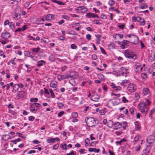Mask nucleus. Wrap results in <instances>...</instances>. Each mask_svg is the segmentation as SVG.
I'll list each match as a JSON object with an SVG mask.
<instances>
[{
  "instance_id": "f8f14e48",
  "label": "nucleus",
  "mask_w": 155,
  "mask_h": 155,
  "mask_svg": "<svg viewBox=\"0 0 155 155\" xmlns=\"http://www.w3.org/2000/svg\"><path fill=\"white\" fill-rule=\"evenodd\" d=\"M137 21L140 22L141 25H144L145 24V21L144 19L141 18L140 17L138 16L137 17Z\"/></svg>"
},
{
  "instance_id": "6ab92c4d",
  "label": "nucleus",
  "mask_w": 155,
  "mask_h": 155,
  "mask_svg": "<svg viewBox=\"0 0 155 155\" xmlns=\"http://www.w3.org/2000/svg\"><path fill=\"white\" fill-rule=\"evenodd\" d=\"M24 54L25 55L28 57H32V54H33L32 53H31L29 51H25L24 52Z\"/></svg>"
},
{
  "instance_id": "4c0bfd02",
  "label": "nucleus",
  "mask_w": 155,
  "mask_h": 155,
  "mask_svg": "<svg viewBox=\"0 0 155 155\" xmlns=\"http://www.w3.org/2000/svg\"><path fill=\"white\" fill-rule=\"evenodd\" d=\"M64 111H61L58 113V117H61L64 114Z\"/></svg>"
},
{
  "instance_id": "aec40b11",
  "label": "nucleus",
  "mask_w": 155,
  "mask_h": 155,
  "mask_svg": "<svg viewBox=\"0 0 155 155\" xmlns=\"http://www.w3.org/2000/svg\"><path fill=\"white\" fill-rule=\"evenodd\" d=\"M22 11V10L21 9V8L20 7H17L15 10V13H20L21 14V12Z\"/></svg>"
},
{
  "instance_id": "7c9ffc66",
  "label": "nucleus",
  "mask_w": 155,
  "mask_h": 155,
  "mask_svg": "<svg viewBox=\"0 0 155 155\" xmlns=\"http://www.w3.org/2000/svg\"><path fill=\"white\" fill-rule=\"evenodd\" d=\"M115 4V1L113 0H110L108 2V4L110 6H112Z\"/></svg>"
},
{
  "instance_id": "69168bd1",
  "label": "nucleus",
  "mask_w": 155,
  "mask_h": 155,
  "mask_svg": "<svg viewBox=\"0 0 155 155\" xmlns=\"http://www.w3.org/2000/svg\"><path fill=\"white\" fill-rule=\"evenodd\" d=\"M96 149V148H90L89 149V151L90 152H94V151H95L94 150Z\"/></svg>"
},
{
  "instance_id": "58836bf2",
  "label": "nucleus",
  "mask_w": 155,
  "mask_h": 155,
  "mask_svg": "<svg viewBox=\"0 0 155 155\" xmlns=\"http://www.w3.org/2000/svg\"><path fill=\"white\" fill-rule=\"evenodd\" d=\"M86 38L89 41L91 40V35L89 34H87L86 35Z\"/></svg>"
},
{
  "instance_id": "0eeeda50",
  "label": "nucleus",
  "mask_w": 155,
  "mask_h": 155,
  "mask_svg": "<svg viewBox=\"0 0 155 155\" xmlns=\"http://www.w3.org/2000/svg\"><path fill=\"white\" fill-rule=\"evenodd\" d=\"M25 95V93L23 91L18 92L16 96V97L18 98H21L23 97Z\"/></svg>"
},
{
  "instance_id": "3c124183",
  "label": "nucleus",
  "mask_w": 155,
  "mask_h": 155,
  "mask_svg": "<svg viewBox=\"0 0 155 155\" xmlns=\"http://www.w3.org/2000/svg\"><path fill=\"white\" fill-rule=\"evenodd\" d=\"M130 110V113L132 115L134 114V109L133 108H130V110Z\"/></svg>"
},
{
  "instance_id": "e2e57ef3",
  "label": "nucleus",
  "mask_w": 155,
  "mask_h": 155,
  "mask_svg": "<svg viewBox=\"0 0 155 155\" xmlns=\"http://www.w3.org/2000/svg\"><path fill=\"white\" fill-rule=\"evenodd\" d=\"M27 25H24L22 27V31H24L26 29Z\"/></svg>"
},
{
  "instance_id": "f704fd0d",
  "label": "nucleus",
  "mask_w": 155,
  "mask_h": 155,
  "mask_svg": "<svg viewBox=\"0 0 155 155\" xmlns=\"http://www.w3.org/2000/svg\"><path fill=\"white\" fill-rule=\"evenodd\" d=\"M66 78V79L69 78H75V76H74L73 75H69V74H67L65 75Z\"/></svg>"
},
{
  "instance_id": "bf43d9fd",
  "label": "nucleus",
  "mask_w": 155,
  "mask_h": 155,
  "mask_svg": "<svg viewBox=\"0 0 155 155\" xmlns=\"http://www.w3.org/2000/svg\"><path fill=\"white\" fill-rule=\"evenodd\" d=\"M116 91H120L121 90V88L120 86H117L116 88H115V90Z\"/></svg>"
},
{
  "instance_id": "cd10ccee",
  "label": "nucleus",
  "mask_w": 155,
  "mask_h": 155,
  "mask_svg": "<svg viewBox=\"0 0 155 155\" xmlns=\"http://www.w3.org/2000/svg\"><path fill=\"white\" fill-rule=\"evenodd\" d=\"M9 25L10 28L11 29H13L15 28V25L13 22H10Z\"/></svg>"
},
{
  "instance_id": "2eb2a0df",
  "label": "nucleus",
  "mask_w": 155,
  "mask_h": 155,
  "mask_svg": "<svg viewBox=\"0 0 155 155\" xmlns=\"http://www.w3.org/2000/svg\"><path fill=\"white\" fill-rule=\"evenodd\" d=\"M107 126L109 128H111L114 124L113 121L111 120H109L107 121Z\"/></svg>"
},
{
  "instance_id": "4d7b16f0",
  "label": "nucleus",
  "mask_w": 155,
  "mask_h": 155,
  "mask_svg": "<svg viewBox=\"0 0 155 155\" xmlns=\"http://www.w3.org/2000/svg\"><path fill=\"white\" fill-rule=\"evenodd\" d=\"M128 41L127 40H124L122 41V44H124V45H127Z\"/></svg>"
},
{
  "instance_id": "bb28decb",
  "label": "nucleus",
  "mask_w": 155,
  "mask_h": 155,
  "mask_svg": "<svg viewBox=\"0 0 155 155\" xmlns=\"http://www.w3.org/2000/svg\"><path fill=\"white\" fill-rule=\"evenodd\" d=\"M15 17H14V18H16L17 19L20 18L21 17V14L20 13H15Z\"/></svg>"
},
{
  "instance_id": "473e14b6",
  "label": "nucleus",
  "mask_w": 155,
  "mask_h": 155,
  "mask_svg": "<svg viewBox=\"0 0 155 155\" xmlns=\"http://www.w3.org/2000/svg\"><path fill=\"white\" fill-rule=\"evenodd\" d=\"M49 91L51 93V97L53 98H54L55 96L53 92L52 91V90L50 88L49 89Z\"/></svg>"
},
{
  "instance_id": "5701e85b",
  "label": "nucleus",
  "mask_w": 155,
  "mask_h": 155,
  "mask_svg": "<svg viewBox=\"0 0 155 155\" xmlns=\"http://www.w3.org/2000/svg\"><path fill=\"white\" fill-rule=\"evenodd\" d=\"M32 104L34 105H35L36 108L38 110H39L40 107H41V105L38 103H32Z\"/></svg>"
},
{
  "instance_id": "37998d69",
  "label": "nucleus",
  "mask_w": 155,
  "mask_h": 155,
  "mask_svg": "<svg viewBox=\"0 0 155 155\" xmlns=\"http://www.w3.org/2000/svg\"><path fill=\"white\" fill-rule=\"evenodd\" d=\"M122 101L124 103H126L127 102H128V101L126 99V97H123L122 98Z\"/></svg>"
},
{
  "instance_id": "13d9d810",
  "label": "nucleus",
  "mask_w": 155,
  "mask_h": 155,
  "mask_svg": "<svg viewBox=\"0 0 155 155\" xmlns=\"http://www.w3.org/2000/svg\"><path fill=\"white\" fill-rule=\"evenodd\" d=\"M10 22H9L8 20H6L5 21L4 25H9Z\"/></svg>"
},
{
  "instance_id": "9b49d317",
  "label": "nucleus",
  "mask_w": 155,
  "mask_h": 155,
  "mask_svg": "<svg viewBox=\"0 0 155 155\" xmlns=\"http://www.w3.org/2000/svg\"><path fill=\"white\" fill-rule=\"evenodd\" d=\"M150 93L149 90L147 88H144L143 91V96L147 95Z\"/></svg>"
},
{
  "instance_id": "052dcab7",
  "label": "nucleus",
  "mask_w": 155,
  "mask_h": 155,
  "mask_svg": "<svg viewBox=\"0 0 155 155\" xmlns=\"http://www.w3.org/2000/svg\"><path fill=\"white\" fill-rule=\"evenodd\" d=\"M60 78L61 79H66V78L65 75H61L60 76Z\"/></svg>"
},
{
  "instance_id": "79ce46f5",
  "label": "nucleus",
  "mask_w": 155,
  "mask_h": 155,
  "mask_svg": "<svg viewBox=\"0 0 155 155\" xmlns=\"http://www.w3.org/2000/svg\"><path fill=\"white\" fill-rule=\"evenodd\" d=\"M92 58L93 60H96L97 58V57L95 54H94L92 55Z\"/></svg>"
},
{
  "instance_id": "4468645a",
  "label": "nucleus",
  "mask_w": 155,
  "mask_h": 155,
  "mask_svg": "<svg viewBox=\"0 0 155 155\" xmlns=\"http://www.w3.org/2000/svg\"><path fill=\"white\" fill-rule=\"evenodd\" d=\"M155 140V137L153 136H150L147 138V141H150V142H149L150 144L152 142H154Z\"/></svg>"
},
{
  "instance_id": "423d86ee",
  "label": "nucleus",
  "mask_w": 155,
  "mask_h": 155,
  "mask_svg": "<svg viewBox=\"0 0 155 155\" xmlns=\"http://www.w3.org/2000/svg\"><path fill=\"white\" fill-rule=\"evenodd\" d=\"M10 36V34L7 32L3 33L1 35V37L4 39H8Z\"/></svg>"
},
{
  "instance_id": "49530a36",
  "label": "nucleus",
  "mask_w": 155,
  "mask_h": 155,
  "mask_svg": "<svg viewBox=\"0 0 155 155\" xmlns=\"http://www.w3.org/2000/svg\"><path fill=\"white\" fill-rule=\"evenodd\" d=\"M71 48L72 49H75L77 48V46L74 44H72L71 45Z\"/></svg>"
},
{
  "instance_id": "6e6552de",
  "label": "nucleus",
  "mask_w": 155,
  "mask_h": 155,
  "mask_svg": "<svg viewBox=\"0 0 155 155\" xmlns=\"http://www.w3.org/2000/svg\"><path fill=\"white\" fill-rule=\"evenodd\" d=\"M114 128L115 130H118L122 126V124L118 122H116L114 125Z\"/></svg>"
},
{
  "instance_id": "39448f33",
  "label": "nucleus",
  "mask_w": 155,
  "mask_h": 155,
  "mask_svg": "<svg viewBox=\"0 0 155 155\" xmlns=\"http://www.w3.org/2000/svg\"><path fill=\"white\" fill-rule=\"evenodd\" d=\"M133 37L129 40L130 42L134 44H136L138 43L139 40L138 38L136 36L133 35Z\"/></svg>"
},
{
  "instance_id": "7ed1b4c3",
  "label": "nucleus",
  "mask_w": 155,
  "mask_h": 155,
  "mask_svg": "<svg viewBox=\"0 0 155 155\" xmlns=\"http://www.w3.org/2000/svg\"><path fill=\"white\" fill-rule=\"evenodd\" d=\"M138 106L140 107V109L141 110L142 113L145 115L148 110V108L146 107L145 103L144 101L142 102L139 104Z\"/></svg>"
},
{
  "instance_id": "338daca9",
  "label": "nucleus",
  "mask_w": 155,
  "mask_h": 155,
  "mask_svg": "<svg viewBox=\"0 0 155 155\" xmlns=\"http://www.w3.org/2000/svg\"><path fill=\"white\" fill-rule=\"evenodd\" d=\"M33 143L35 144H38L40 143V142L36 140H35L33 141Z\"/></svg>"
},
{
  "instance_id": "0e129e2a",
  "label": "nucleus",
  "mask_w": 155,
  "mask_h": 155,
  "mask_svg": "<svg viewBox=\"0 0 155 155\" xmlns=\"http://www.w3.org/2000/svg\"><path fill=\"white\" fill-rule=\"evenodd\" d=\"M115 133L117 135L119 136L122 134V132L121 131H116Z\"/></svg>"
},
{
  "instance_id": "72a5a7b5",
  "label": "nucleus",
  "mask_w": 155,
  "mask_h": 155,
  "mask_svg": "<svg viewBox=\"0 0 155 155\" xmlns=\"http://www.w3.org/2000/svg\"><path fill=\"white\" fill-rule=\"evenodd\" d=\"M57 104L58 107L60 108H62L64 107V104L62 103H58Z\"/></svg>"
},
{
  "instance_id": "412c9836",
  "label": "nucleus",
  "mask_w": 155,
  "mask_h": 155,
  "mask_svg": "<svg viewBox=\"0 0 155 155\" xmlns=\"http://www.w3.org/2000/svg\"><path fill=\"white\" fill-rule=\"evenodd\" d=\"M80 11L82 13H85L87 12V9L83 6H81Z\"/></svg>"
},
{
  "instance_id": "f03ea898",
  "label": "nucleus",
  "mask_w": 155,
  "mask_h": 155,
  "mask_svg": "<svg viewBox=\"0 0 155 155\" xmlns=\"http://www.w3.org/2000/svg\"><path fill=\"white\" fill-rule=\"evenodd\" d=\"M124 54L126 58L129 59H132L134 60H135L137 58V56L136 54L127 50L125 51Z\"/></svg>"
},
{
  "instance_id": "ddd939ff",
  "label": "nucleus",
  "mask_w": 155,
  "mask_h": 155,
  "mask_svg": "<svg viewBox=\"0 0 155 155\" xmlns=\"http://www.w3.org/2000/svg\"><path fill=\"white\" fill-rule=\"evenodd\" d=\"M100 98V97L99 95H93L92 96L91 99L94 101H98Z\"/></svg>"
},
{
  "instance_id": "9d476101",
  "label": "nucleus",
  "mask_w": 155,
  "mask_h": 155,
  "mask_svg": "<svg viewBox=\"0 0 155 155\" xmlns=\"http://www.w3.org/2000/svg\"><path fill=\"white\" fill-rule=\"evenodd\" d=\"M54 19V15L52 14H48L45 17V20L50 21Z\"/></svg>"
},
{
  "instance_id": "20e7f679",
  "label": "nucleus",
  "mask_w": 155,
  "mask_h": 155,
  "mask_svg": "<svg viewBox=\"0 0 155 155\" xmlns=\"http://www.w3.org/2000/svg\"><path fill=\"white\" fill-rule=\"evenodd\" d=\"M127 89L130 92H133L136 89V86L133 83H130L128 85Z\"/></svg>"
},
{
  "instance_id": "e433bc0d",
  "label": "nucleus",
  "mask_w": 155,
  "mask_h": 155,
  "mask_svg": "<svg viewBox=\"0 0 155 155\" xmlns=\"http://www.w3.org/2000/svg\"><path fill=\"white\" fill-rule=\"evenodd\" d=\"M40 49V48L39 47H38L37 48H33L32 49V51L34 52H37Z\"/></svg>"
},
{
  "instance_id": "2f4dec72",
  "label": "nucleus",
  "mask_w": 155,
  "mask_h": 155,
  "mask_svg": "<svg viewBox=\"0 0 155 155\" xmlns=\"http://www.w3.org/2000/svg\"><path fill=\"white\" fill-rule=\"evenodd\" d=\"M155 112V108H153L152 109L150 113L149 114V117L151 118V115L152 114L154 113Z\"/></svg>"
},
{
  "instance_id": "1a4fd4ad",
  "label": "nucleus",
  "mask_w": 155,
  "mask_h": 155,
  "mask_svg": "<svg viewBox=\"0 0 155 155\" xmlns=\"http://www.w3.org/2000/svg\"><path fill=\"white\" fill-rule=\"evenodd\" d=\"M35 105H34L32 104H31L30 105V110L32 112L34 113H36L37 112V111L38 110L37 108H35Z\"/></svg>"
},
{
  "instance_id": "c756f323",
  "label": "nucleus",
  "mask_w": 155,
  "mask_h": 155,
  "mask_svg": "<svg viewBox=\"0 0 155 155\" xmlns=\"http://www.w3.org/2000/svg\"><path fill=\"white\" fill-rule=\"evenodd\" d=\"M85 145L86 146H87L88 145V144L90 143V140L88 138H86L85 140Z\"/></svg>"
},
{
  "instance_id": "a211bd4d",
  "label": "nucleus",
  "mask_w": 155,
  "mask_h": 155,
  "mask_svg": "<svg viewBox=\"0 0 155 155\" xmlns=\"http://www.w3.org/2000/svg\"><path fill=\"white\" fill-rule=\"evenodd\" d=\"M86 16L88 17L89 18H95V15L94 13L89 12L87 14Z\"/></svg>"
},
{
  "instance_id": "603ef678",
  "label": "nucleus",
  "mask_w": 155,
  "mask_h": 155,
  "mask_svg": "<svg viewBox=\"0 0 155 155\" xmlns=\"http://www.w3.org/2000/svg\"><path fill=\"white\" fill-rule=\"evenodd\" d=\"M34 119V117L32 116H29L28 117V120L31 121H33Z\"/></svg>"
},
{
  "instance_id": "a19ab883",
  "label": "nucleus",
  "mask_w": 155,
  "mask_h": 155,
  "mask_svg": "<svg viewBox=\"0 0 155 155\" xmlns=\"http://www.w3.org/2000/svg\"><path fill=\"white\" fill-rule=\"evenodd\" d=\"M125 24H123L122 25H118V26L120 28L123 29V28L125 27Z\"/></svg>"
},
{
  "instance_id": "864d4df0",
  "label": "nucleus",
  "mask_w": 155,
  "mask_h": 155,
  "mask_svg": "<svg viewBox=\"0 0 155 155\" xmlns=\"http://www.w3.org/2000/svg\"><path fill=\"white\" fill-rule=\"evenodd\" d=\"M139 136H135L134 141H135V142H137L138 140L139 139Z\"/></svg>"
},
{
  "instance_id": "a18cd8bd",
  "label": "nucleus",
  "mask_w": 155,
  "mask_h": 155,
  "mask_svg": "<svg viewBox=\"0 0 155 155\" xmlns=\"http://www.w3.org/2000/svg\"><path fill=\"white\" fill-rule=\"evenodd\" d=\"M145 100H146V102H147L145 103L146 104V105H147L149 106V105H150L151 104V102L150 101H149V100L147 99H146Z\"/></svg>"
},
{
  "instance_id": "de8ad7c7",
  "label": "nucleus",
  "mask_w": 155,
  "mask_h": 155,
  "mask_svg": "<svg viewBox=\"0 0 155 155\" xmlns=\"http://www.w3.org/2000/svg\"><path fill=\"white\" fill-rule=\"evenodd\" d=\"M65 37L64 36H59L58 37V38L60 40L64 41L65 39Z\"/></svg>"
},
{
  "instance_id": "5fc2aeb1",
  "label": "nucleus",
  "mask_w": 155,
  "mask_h": 155,
  "mask_svg": "<svg viewBox=\"0 0 155 155\" xmlns=\"http://www.w3.org/2000/svg\"><path fill=\"white\" fill-rule=\"evenodd\" d=\"M4 136L5 137L6 136H7V138L5 140V141H7L9 139H11V137H10V136L8 134H5V135H4Z\"/></svg>"
},
{
  "instance_id": "8fccbe9b",
  "label": "nucleus",
  "mask_w": 155,
  "mask_h": 155,
  "mask_svg": "<svg viewBox=\"0 0 155 155\" xmlns=\"http://www.w3.org/2000/svg\"><path fill=\"white\" fill-rule=\"evenodd\" d=\"M59 146V145L58 144L54 145L53 147V149L54 150H56L57 149Z\"/></svg>"
},
{
  "instance_id": "6e6d98bb",
  "label": "nucleus",
  "mask_w": 155,
  "mask_h": 155,
  "mask_svg": "<svg viewBox=\"0 0 155 155\" xmlns=\"http://www.w3.org/2000/svg\"><path fill=\"white\" fill-rule=\"evenodd\" d=\"M72 116L74 117H77L78 116V114L75 112H74L72 114Z\"/></svg>"
},
{
  "instance_id": "774afa93",
  "label": "nucleus",
  "mask_w": 155,
  "mask_h": 155,
  "mask_svg": "<svg viewBox=\"0 0 155 155\" xmlns=\"http://www.w3.org/2000/svg\"><path fill=\"white\" fill-rule=\"evenodd\" d=\"M109 153L110 155H115V154L114 152L111 151L110 150H109Z\"/></svg>"
},
{
  "instance_id": "c9c22d12",
  "label": "nucleus",
  "mask_w": 155,
  "mask_h": 155,
  "mask_svg": "<svg viewBox=\"0 0 155 155\" xmlns=\"http://www.w3.org/2000/svg\"><path fill=\"white\" fill-rule=\"evenodd\" d=\"M141 76L144 79L146 78H147V75L145 73H142L141 74Z\"/></svg>"
},
{
  "instance_id": "b1692460",
  "label": "nucleus",
  "mask_w": 155,
  "mask_h": 155,
  "mask_svg": "<svg viewBox=\"0 0 155 155\" xmlns=\"http://www.w3.org/2000/svg\"><path fill=\"white\" fill-rule=\"evenodd\" d=\"M57 82L55 81H53L51 82L50 84V86L51 87H56V86Z\"/></svg>"
},
{
  "instance_id": "dca6fc26",
  "label": "nucleus",
  "mask_w": 155,
  "mask_h": 155,
  "mask_svg": "<svg viewBox=\"0 0 155 155\" xmlns=\"http://www.w3.org/2000/svg\"><path fill=\"white\" fill-rule=\"evenodd\" d=\"M135 129L137 130H139L140 129V124L137 121H136L135 123Z\"/></svg>"
},
{
  "instance_id": "09e8293b",
  "label": "nucleus",
  "mask_w": 155,
  "mask_h": 155,
  "mask_svg": "<svg viewBox=\"0 0 155 155\" xmlns=\"http://www.w3.org/2000/svg\"><path fill=\"white\" fill-rule=\"evenodd\" d=\"M101 18L102 19H105L107 18V17L106 15L103 14L101 15Z\"/></svg>"
},
{
  "instance_id": "ea45409f",
  "label": "nucleus",
  "mask_w": 155,
  "mask_h": 155,
  "mask_svg": "<svg viewBox=\"0 0 155 155\" xmlns=\"http://www.w3.org/2000/svg\"><path fill=\"white\" fill-rule=\"evenodd\" d=\"M100 48L101 52V53L104 54H106V52L104 48H103L102 47H100Z\"/></svg>"
},
{
  "instance_id": "c03bdc74",
  "label": "nucleus",
  "mask_w": 155,
  "mask_h": 155,
  "mask_svg": "<svg viewBox=\"0 0 155 155\" xmlns=\"http://www.w3.org/2000/svg\"><path fill=\"white\" fill-rule=\"evenodd\" d=\"M147 7L148 6L147 5L145 4L144 6H140L139 7L141 9H143L147 8Z\"/></svg>"
},
{
  "instance_id": "680f3d73",
  "label": "nucleus",
  "mask_w": 155,
  "mask_h": 155,
  "mask_svg": "<svg viewBox=\"0 0 155 155\" xmlns=\"http://www.w3.org/2000/svg\"><path fill=\"white\" fill-rule=\"evenodd\" d=\"M44 89L45 90L44 92L45 94H50L48 89H46L45 88H44Z\"/></svg>"
},
{
  "instance_id": "393cba45",
  "label": "nucleus",
  "mask_w": 155,
  "mask_h": 155,
  "mask_svg": "<svg viewBox=\"0 0 155 155\" xmlns=\"http://www.w3.org/2000/svg\"><path fill=\"white\" fill-rule=\"evenodd\" d=\"M20 87V86L18 84H15L13 87V89L15 91L18 90Z\"/></svg>"
},
{
  "instance_id": "4be33fe9",
  "label": "nucleus",
  "mask_w": 155,
  "mask_h": 155,
  "mask_svg": "<svg viewBox=\"0 0 155 155\" xmlns=\"http://www.w3.org/2000/svg\"><path fill=\"white\" fill-rule=\"evenodd\" d=\"M43 63L45 64V62L43 60H41L38 62V64L37 65L38 67H40V66L43 65Z\"/></svg>"
},
{
  "instance_id": "c85d7f7f",
  "label": "nucleus",
  "mask_w": 155,
  "mask_h": 155,
  "mask_svg": "<svg viewBox=\"0 0 155 155\" xmlns=\"http://www.w3.org/2000/svg\"><path fill=\"white\" fill-rule=\"evenodd\" d=\"M98 78L101 80H102L104 78V75L101 74H99L97 75Z\"/></svg>"
},
{
  "instance_id": "a878e982",
  "label": "nucleus",
  "mask_w": 155,
  "mask_h": 155,
  "mask_svg": "<svg viewBox=\"0 0 155 155\" xmlns=\"http://www.w3.org/2000/svg\"><path fill=\"white\" fill-rule=\"evenodd\" d=\"M108 47L110 49H113L115 48V45L114 43L108 44Z\"/></svg>"
},
{
  "instance_id": "f257e3e1",
  "label": "nucleus",
  "mask_w": 155,
  "mask_h": 155,
  "mask_svg": "<svg viewBox=\"0 0 155 155\" xmlns=\"http://www.w3.org/2000/svg\"><path fill=\"white\" fill-rule=\"evenodd\" d=\"M87 122H86L87 125L90 127H94L98 123V121L94 117L87 118Z\"/></svg>"
},
{
  "instance_id": "f3484780",
  "label": "nucleus",
  "mask_w": 155,
  "mask_h": 155,
  "mask_svg": "<svg viewBox=\"0 0 155 155\" xmlns=\"http://www.w3.org/2000/svg\"><path fill=\"white\" fill-rule=\"evenodd\" d=\"M150 147H147V148L144 149V150L145 151V152L144 153H143L141 155H148L149 153V152L150 150Z\"/></svg>"
}]
</instances>
